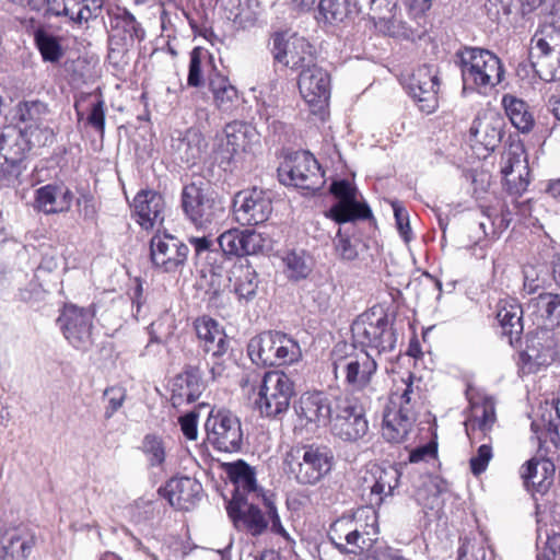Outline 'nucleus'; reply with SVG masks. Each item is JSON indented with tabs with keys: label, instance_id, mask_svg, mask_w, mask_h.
<instances>
[{
	"label": "nucleus",
	"instance_id": "9",
	"mask_svg": "<svg viewBox=\"0 0 560 560\" xmlns=\"http://www.w3.org/2000/svg\"><path fill=\"white\" fill-rule=\"evenodd\" d=\"M355 343L370 348L377 354L393 351L396 346V336L387 314L373 307L357 317L351 326Z\"/></svg>",
	"mask_w": 560,
	"mask_h": 560
},
{
	"label": "nucleus",
	"instance_id": "55",
	"mask_svg": "<svg viewBox=\"0 0 560 560\" xmlns=\"http://www.w3.org/2000/svg\"><path fill=\"white\" fill-rule=\"evenodd\" d=\"M62 262V255L55 248H50L43 254L42 261L37 268L36 277L39 279L42 273L56 271Z\"/></svg>",
	"mask_w": 560,
	"mask_h": 560
},
{
	"label": "nucleus",
	"instance_id": "7",
	"mask_svg": "<svg viewBox=\"0 0 560 560\" xmlns=\"http://www.w3.org/2000/svg\"><path fill=\"white\" fill-rule=\"evenodd\" d=\"M249 377L242 381V387L250 389L256 395L254 402L259 412L269 418L284 413L294 395L293 381L281 371H270L264 374L257 386L250 384Z\"/></svg>",
	"mask_w": 560,
	"mask_h": 560
},
{
	"label": "nucleus",
	"instance_id": "17",
	"mask_svg": "<svg viewBox=\"0 0 560 560\" xmlns=\"http://www.w3.org/2000/svg\"><path fill=\"white\" fill-rule=\"evenodd\" d=\"M188 247L170 234H156L150 242V256L153 265L164 272H177L185 265Z\"/></svg>",
	"mask_w": 560,
	"mask_h": 560
},
{
	"label": "nucleus",
	"instance_id": "16",
	"mask_svg": "<svg viewBox=\"0 0 560 560\" xmlns=\"http://www.w3.org/2000/svg\"><path fill=\"white\" fill-rule=\"evenodd\" d=\"M400 478L399 470L394 466L372 465L361 478L362 495L371 505L378 506L393 494Z\"/></svg>",
	"mask_w": 560,
	"mask_h": 560
},
{
	"label": "nucleus",
	"instance_id": "25",
	"mask_svg": "<svg viewBox=\"0 0 560 560\" xmlns=\"http://www.w3.org/2000/svg\"><path fill=\"white\" fill-rule=\"evenodd\" d=\"M132 210L137 223L147 231L159 229L165 217L163 197L154 190H141L133 198Z\"/></svg>",
	"mask_w": 560,
	"mask_h": 560
},
{
	"label": "nucleus",
	"instance_id": "14",
	"mask_svg": "<svg viewBox=\"0 0 560 560\" xmlns=\"http://www.w3.org/2000/svg\"><path fill=\"white\" fill-rule=\"evenodd\" d=\"M299 425L310 432L326 427L331 420V401L323 392H307L294 406Z\"/></svg>",
	"mask_w": 560,
	"mask_h": 560
},
{
	"label": "nucleus",
	"instance_id": "1",
	"mask_svg": "<svg viewBox=\"0 0 560 560\" xmlns=\"http://www.w3.org/2000/svg\"><path fill=\"white\" fill-rule=\"evenodd\" d=\"M54 131L45 122L5 126L0 130V186L14 187L21 183L26 154L33 148L48 145Z\"/></svg>",
	"mask_w": 560,
	"mask_h": 560
},
{
	"label": "nucleus",
	"instance_id": "52",
	"mask_svg": "<svg viewBox=\"0 0 560 560\" xmlns=\"http://www.w3.org/2000/svg\"><path fill=\"white\" fill-rule=\"evenodd\" d=\"M283 264L290 278H305L311 268L303 252H290L283 257Z\"/></svg>",
	"mask_w": 560,
	"mask_h": 560
},
{
	"label": "nucleus",
	"instance_id": "4",
	"mask_svg": "<svg viewBox=\"0 0 560 560\" xmlns=\"http://www.w3.org/2000/svg\"><path fill=\"white\" fill-rule=\"evenodd\" d=\"M457 57L464 90L471 89L486 93L503 80V65L492 51L479 47H465L457 52Z\"/></svg>",
	"mask_w": 560,
	"mask_h": 560
},
{
	"label": "nucleus",
	"instance_id": "3",
	"mask_svg": "<svg viewBox=\"0 0 560 560\" xmlns=\"http://www.w3.org/2000/svg\"><path fill=\"white\" fill-rule=\"evenodd\" d=\"M331 366L336 380L341 381L351 392H372L377 371L373 353L353 346L338 343L331 352Z\"/></svg>",
	"mask_w": 560,
	"mask_h": 560
},
{
	"label": "nucleus",
	"instance_id": "38",
	"mask_svg": "<svg viewBox=\"0 0 560 560\" xmlns=\"http://www.w3.org/2000/svg\"><path fill=\"white\" fill-rule=\"evenodd\" d=\"M36 544L35 534L27 528H16L8 534L2 546L3 560H26Z\"/></svg>",
	"mask_w": 560,
	"mask_h": 560
},
{
	"label": "nucleus",
	"instance_id": "37",
	"mask_svg": "<svg viewBox=\"0 0 560 560\" xmlns=\"http://www.w3.org/2000/svg\"><path fill=\"white\" fill-rule=\"evenodd\" d=\"M530 57L536 73L544 81L551 82L560 79V46L540 49L537 43H532Z\"/></svg>",
	"mask_w": 560,
	"mask_h": 560
},
{
	"label": "nucleus",
	"instance_id": "36",
	"mask_svg": "<svg viewBox=\"0 0 560 560\" xmlns=\"http://www.w3.org/2000/svg\"><path fill=\"white\" fill-rule=\"evenodd\" d=\"M523 155L522 144L515 143L504 151L501 160V173L504 179L517 190L525 188L527 185V182L523 178V174H527L526 161Z\"/></svg>",
	"mask_w": 560,
	"mask_h": 560
},
{
	"label": "nucleus",
	"instance_id": "13",
	"mask_svg": "<svg viewBox=\"0 0 560 560\" xmlns=\"http://www.w3.org/2000/svg\"><path fill=\"white\" fill-rule=\"evenodd\" d=\"M182 206L187 217L196 224H206L223 213L224 207L207 194L200 184L186 185L182 191Z\"/></svg>",
	"mask_w": 560,
	"mask_h": 560
},
{
	"label": "nucleus",
	"instance_id": "24",
	"mask_svg": "<svg viewBox=\"0 0 560 560\" xmlns=\"http://www.w3.org/2000/svg\"><path fill=\"white\" fill-rule=\"evenodd\" d=\"M73 192L61 182L38 187L34 191L33 208L44 214L66 213L71 209Z\"/></svg>",
	"mask_w": 560,
	"mask_h": 560
},
{
	"label": "nucleus",
	"instance_id": "45",
	"mask_svg": "<svg viewBox=\"0 0 560 560\" xmlns=\"http://www.w3.org/2000/svg\"><path fill=\"white\" fill-rule=\"evenodd\" d=\"M84 104L88 106L89 113L86 117V121L94 129L104 132L105 128V102L101 96L85 95L81 97L75 103L77 114L79 119L82 118L83 115V106Z\"/></svg>",
	"mask_w": 560,
	"mask_h": 560
},
{
	"label": "nucleus",
	"instance_id": "35",
	"mask_svg": "<svg viewBox=\"0 0 560 560\" xmlns=\"http://www.w3.org/2000/svg\"><path fill=\"white\" fill-rule=\"evenodd\" d=\"M171 390V400L177 407L196 401L203 390V383L198 371L187 370L173 380Z\"/></svg>",
	"mask_w": 560,
	"mask_h": 560
},
{
	"label": "nucleus",
	"instance_id": "59",
	"mask_svg": "<svg viewBox=\"0 0 560 560\" xmlns=\"http://www.w3.org/2000/svg\"><path fill=\"white\" fill-rule=\"evenodd\" d=\"M180 430L187 440L195 441L198 436V416L188 412L179 418Z\"/></svg>",
	"mask_w": 560,
	"mask_h": 560
},
{
	"label": "nucleus",
	"instance_id": "26",
	"mask_svg": "<svg viewBox=\"0 0 560 560\" xmlns=\"http://www.w3.org/2000/svg\"><path fill=\"white\" fill-rule=\"evenodd\" d=\"M354 7L358 12L366 13L381 32L390 36L398 33L397 0H355Z\"/></svg>",
	"mask_w": 560,
	"mask_h": 560
},
{
	"label": "nucleus",
	"instance_id": "22",
	"mask_svg": "<svg viewBox=\"0 0 560 560\" xmlns=\"http://www.w3.org/2000/svg\"><path fill=\"white\" fill-rule=\"evenodd\" d=\"M299 90L304 101L314 110L320 109L330 97V77L326 70L312 63L302 69Z\"/></svg>",
	"mask_w": 560,
	"mask_h": 560
},
{
	"label": "nucleus",
	"instance_id": "21",
	"mask_svg": "<svg viewBox=\"0 0 560 560\" xmlns=\"http://www.w3.org/2000/svg\"><path fill=\"white\" fill-rule=\"evenodd\" d=\"M330 190L339 198V202L327 212V217L335 222L345 223L357 219H366L371 215L370 208L357 200V191L350 183L346 180L335 182Z\"/></svg>",
	"mask_w": 560,
	"mask_h": 560
},
{
	"label": "nucleus",
	"instance_id": "61",
	"mask_svg": "<svg viewBox=\"0 0 560 560\" xmlns=\"http://www.w3.org/2000/svg\"><path fill=\"white\" fill-rule=\"evenodd\" d=\"M258 102L260 106L258 108L259 115L265 118L267 121L276 117L278 114L277 98L275 95H268L267 97L264 95L261 91L258 96Z\"/></svg>",
	"mask_w": 560,
	"mask_h": 560
},
{
	"label": "nucleus",
	"instance_id": "32",
	"mask_svg": "<svg viewBox=\"0 0 560 560\" xmlns=\"http://www.w3.org/2000/svg\"><path fill=\"white\" fill-rule=\"evenodd\" d=\"M532 431L539 447L548 441L560 445V419L550 402L540 404L532 420Z\"/></svg>",
	"mask_w": 560,
	"mask_h": 560
},
{
	"label": "nucleus",
	"instance_id": "62",
	"mask_svg": "<svg viewBox=\"0 0 560 560\" xmlns=\"http://www.w3.org/2000/svg\"><path fill=\"white\" fill-rule=\"evenodd\" d=\"M394 215L398 231L402 238L408 242L410 240V225L407 211L397 202L393 203Z\"/></svg>",
	"mask_w": 560,
	"mask_h": 560
},
{
	"label": "nucleus",
	"instance_id": "10",
	"mask_svg": "<svg viewBox=\"0 0 560 560\" xmlns=\"http://www.w3.org/2000/svg\"><path fill=\"white\" fill-rule=\"evenodd\" d=\"M209 443L221 452H236L241 448L243 431L240 419L230 411H211L206 424Z\"/></svg>",
	"mask_w": 560,
	"mask_h": 560
},
{
	"label": "nucleus",
	"instance_id": "23",
	"mask_svg": "<svg viewBox=\"0 0 560 560\" xmlns=\"http://www.w3.org/2000/svg\"><path fill=\"white\" fill-rule=\"evenodd\" d=\"M224 136L222 149L230 159H242L254 153L260 143L257 129L244 121L229 122L224 128Z\"/></svg>",
	"mask_w": 560,
	"mask_h": 560
},
{
	"label": "nucleus",
	"instance_id": "56",
	"mask_svg": "<svg viewBox=\"0 0 560 560\" xmlns=\"http://www.w3.org/2000/svg\"><path fill=\"white\" fill-rule=\"evenodd\" d=\"M492 458V448L488 444H482L475 456L470 458V468L474 475L482 474Z\"/></svg>",
	"mask_w": 560,
	"mask_h": 560
},
{
	"label": "nucleus",
	"instance_id": "40",
	"mask_svg": "<svg viewBox=\"0 0 560 560\" xmlns=\"http://www.w3.org/2000/svg\"><path fill=\"white\" fill-rule=\"evenodd\" d=\"M207 148V142L201 132L197 129H188L172 139V149L178 159L185 163H195L200 159Z\"/></svg>",
	"mask_w": 560,
	"mask_h": 560
},
{
	"label": "nucleus",
	"instance_id": "5",
	"mask_svg": "<svg viewBox=\"0 0 560 560\" xmlns=\"http://www.w3.org/2000/svg\"><path fill=\"white\" fill-rule=\"evenodd\" d=\"M334 456L322 446L303 445L291 447L283 458V470L298 483L314 486L331 470Z\"/></svg>",
	"mask_w": 560,
	"mask_h": 560
},
{
	"label": "nucleus",
	"instance_id": "33",
	"mask_svg": "<svg viewBox=\"0 0 560 560\" xmlns=\"http://www.w3.org/2000/svg\"><path fill=\"white\" fill-rule=\"evenodd\" d=\"M195 329L202 349L212 357H222L228 350L226 335L220 325L210 317H200Z\"/></svg>",
	"mask_w": 560,
	"mask_h": 560
},
{
	"label": "nucleus",
	"instance_id": "46",
	"mask_svg": "<svg viewBox=\"0 0 560 560\" xmlns=\"http://www.w3.org/2000/svg\"><path fill=\"white\" fill-rule=\"evenodd\" d=\"M234 278V291L240 300L249 301L256 295L257 273L249 266H235L232 269Z\"/></svg>",
	"mask_w": 560,
	"mask_h": 560
},
{
	"label": "nucleus",
	"instance_id": "29",
	"mask_svg": "<svg viewBox=\"0 0 560 560\" xmlns=\"http://www.w3.org/2000/svg\"><path fill=\"white\" fill-rule=\"evenodd\" d=\"M532 43L540 49L560 46V0H544L539 30Z\"/></svg>",
	"mask_w": 560,
	"mask_h": 560
},
{
	"label": "nucleus",
	"instance_id": "60",
	"mask_svg": "<svg viewBox=\"0 0 560 560\" xmlns=\"http://www.w3.org/2000/svg\"><path fill=\"white\" fill-rule=\"evenodd\" d=\"M335 249L337 254L347 260H352L357 257V250L351 244L350 240L341 234V230H338L337 236L334 241Z\"/></svg>",
	"mask_w": 560,
	"mask_h": 560
},
{
	"label": "nucleus",
	"instance_id": "31",
	"mask_svg": "<svg viewBox=\"0 0 560 560\" xmlns=\"http://www.w3.org/2000/svg\"><path fill=\"white\" fill-rule=\"evenodd\" d=\"M163 492L172 506L189 510L200 500L202 486L194 478L178 477L168 480Z\"/></svg>",
	"mask_w": 560,
	"mask_h": 560
},
{
	"label": "nucleus",
	"instance_id": "49",
	"mask_svg": "<svg viewBox=\"0 0 560 560\" xmlns=\"http://www.w3.org/2000/svg\"><path fill=\"white\" fill-rule=\"evenodd\" d=\"M318 11L327 23L342 22L351 12L349 0H320Z\"/></svg>",
	"mask_w": 560,
	"mask_h": 560
},
{
	"label": "nucleus",
	"instance_id": "47",
	"mask_svg": "<svg viewBox=\"0 0 560 560\" xmlns=\"http://www.w3.org/2000/svg\"><path fill=\"white\" fill-rule=\"evenodd\" d=\"M212 66V57L200 47H195L190 52L187 84L199 88L203 84V74Z\"/></svg>",
	"mask_w": 560,
	"mask_h": 560
},
{
	"label": "nucleus",
	"instance_id": "42",
	"mask_svg": "<svg viewBox=\"0 0 560 560\" xmlns=\"http://www.w3.org/2000/svg\"><path fill=\"white\" fill-rule=\"evenodd\" d=\"M209 89L218 109L222 112H231L235 107V104L238 101V93L226 77L219 73L210 77Z\"/></svg>",
	"mask_w": 560,
	"mask_h": 560
},
{
	"label": "nucleus",
	"instance_id": "34",
	"mask_svg": "<svg viewBox=\"0 0 560 560\" xmlns=\"http://www.w3.org/2000/svg\"><path fill=\"white\" fill-rule=\"evenodd\" d=\"M555 465L544 457H533L522 467L521 476L527 489L544 493L553 481Z\"/></svg>",
	"mask_w": 560,
	"mask_h": 560
},
{
	"label": "nucleus",
	"instance_id": "6",
	"mask_svg": "<svg viewBox=\"0 0 560 560\" xmlns=\"http://www.w3.org/2000/svg\"><path fill=\"white\" fill-rule=\"evenodd\" d=\"M225 471L235 487L232 500H261L271 524L270 530L281 536L288 542L293 544L294 540L281 523L273 502V495L257 485L255 470L245 462L237 460L226 464Z\"/></svg>",
	"mask_w": 560,
	"mask_h": 560
},
{
	"label": "nucleus",
	"instance_id": "63",
	"mask_svg": "<svg viewBox=\"0 0 560 560\" xmlns=\"http://www.w3.org/2000/svg\"><path fill=\"white\" fill-rule=\"evenodd\" d=\"M524 289L528 293H534L541 284L539 272L534 265H526L523 269Z\"/></svg>",
	"mask_w": 560,
	"mask_h": 560
},
{
	"label": "nucleus",
	"instance_id": "50",
	"mask_svg": "<svg viewBox=\"0 0 560 560\" xmlns=\"http://www.w3.org/2000/svg\"><path fill=\"white\" fill-rule=\"evenodd\" d=\"M141 448L151 466L159 467L165 462L166 447L161 436L147 434Z\"/></svg>",
	"mask_w": 560,
	"mask_h": 560
},
{
	"label": "nucleus",
	"instance_id": "18",
	"mask_svg": "<svg viewBox=\"0 0 560 560\" xmlns=\"http://www.w3.org/2000/svg\"><path fill=\"white\" fill-rule=\"evenodd\" d=\"M272 212L270 195L258 188L240 191L234 199V214L243 225H256L268 220Z\"/></svg>",
	"mask_w": 560,
	"mask_h": 560
},
{
	"label": "nucleus",
	"instance_id": "51",
	"mask_svg": "<svg viewBox=\"0 0 560 560\" xmlns=\"http://www.w3.org/2000/svg\"><path fill=\"white\" fill-rule=\"evenodd\" d=\"M534 306L541 317L550 320L551 325L560 324V295L553 293L539 294Z\"/></svg>",
	"mask_w": 560,
	"mask_h": 560
},
{
	"label": "nucleus",
	"instance_id": "58",
	"mask_svg": "<svg viewBox=\"0 0 560 560\" xmlns=\"http://www.w3.org/2000/svg\"><path fill=\"white\" fill-rule=\"evenodd\" d=\"M104 394L108 399V406L105 410V417L109 419L118 409L121 408L126 398V394L121 387L107 388Z\"/></svg>",
	"mask_w": 560,
	"mask_h": 560
},
{
	"label": "nucleus",
	"instance_id": "44",
	"mask_svg": "<svg viewBox=\"0 0 560 560\" xmlns=\"http://www.w3.org/2000/svg\"><path fill=\"white\" fill-rule=\"evenodd\" d=\"M33 37L44 61L56 63L62 58L60 39L44 27H37L33 32Z\"/></svg>",
	"mask_w": 560,
	"mask_h": 560
},
{
	"label": "nucleus",
	"instance_id": "27",
	"mask_svg": "<svg viewBox=\"0 0 560 560\" xmlns=\"http://www.w3.org/2000/svg\"><path fill=\"white\" fill-rule=\"evenodd\" d=\"M257 500H231L228 514L237 529H245L253 536L261 535L268 527V520L255 505Z\"/></svg>",
	"mask_w": 560,
	"mask_h": 560
},
{
	"label": "nucleus",
	"instance_id": "12",
	"mask_svg": "<svg viewBox=\"0 0 560 560\" xmlns=\"http://www.w3.org/2000/svg\"><path fill=\"white\" fill-rule=\"evenodd\" d=\"M330 422L332 434L347 442H355L369 431L364 408L349 398L338 401L336 417Z\"/></svg>",
	"mask_w": 560,
	"mask_h": 560
},
{
	"label": "nucleus",
	"instance_id": "19",
	"mask_svg": "<svg viewBox=\"0 0 560 560\" xmlns=\"http://www.w3.org/2000/svg\"><path fill=\"white\" fill-rule=\"evenodd\" d=\"M93 314L75 305H66L58 323L66 339L77 349L86 350L92 345Z\"/></svg>",
	"mask_w": 560,
	"mask_h": 560
},
{
	"label": "nucleus",
	"instance_id": "39",
	"mask_svg": "<svg viewBox=\"0 0 560 560\" xmlns=\"http://www.w3.org/2000/svg\"><path fill=\"white\" fill-rule=\"evenodd\" d=\"M497 318L503 334L509 336L510 343H513V339H517L523 331V310L520 303L512 298L500 300Z\"/></svg>",
	"mask_w": 560,
	"mask_h": 560
},
{
	"label": "nucleus",
	"instance_id": "28",
	"mask_svg": "<svg viewBox=\"0 0 560 560\" xmlns=\"http://www.w3.org/2000/svg\"><path fill=\"white\" fill-rule=\"evenodd\" d=\"M503 119L493 112L479 115L472 122L469 135L472 145H482L487 152L493 151L501 142Z\"/></svg>",
	"mask_w": 560,
	"mask_h": 560
},
{
	"label": "nucleus",
	"instance_id": "8",
	"mask_svg": "<svg viewBox=\"0 0 560 560\" xmlns=\"http://www.w3.org/2000/svg\"><path fill=\"white\" fill-rule=\"evenodd\" d=\"M248 355L257 365L280 366L298 362L302 357L299 343L280 331H265L250 339Z\"/></svg>",
	"mask_w": 560,
	"mask_h": 560
},
{
	"label": "nucleus",
	"instance_id": "2",
	"mask_svg": "<svg viewBox=\"0 0 560 560\" xmlns=\"http://www.w3.org/2000/svg\"><path fill=\"white\" fill-rule=\"evenodd\" d=\"M421 383L409 372L394 380L382 424V435L387 441L402 442L409 433L422 399Z\"/></svg>",
	"mask_w": 560,
	"mask_h": 560
},
{
	"label": "nucleus",
	"instance_id": "43",
	"mask_svg": "<svg viewBox=\"0 0 560 560\" xmlns=\"http://www.w3.org/2000/svg\"><path fill=\"white\" fill-rule=\"evenodd\" d=\"M495 422V408L491 399L485 398L471 402V412L465 427L467 433L470 430L479 429L482 432L489 431Z\"/></svg>",
	"mask_w": 560,
	"mask_h": 560
},
{
	"label": "nucleus",
	"instance_id": "11",
	"mask_svg": "<svg viewBox=\"0 0 560 560\" xmlns=\"http://www.w3.org/2000/svg\"><path fill=\"white\" fill-rule=\"evenodd\" d=\"M283 184L315 190L323 184V173L316 159L308 152L295 153L279 167Z\"/></svg>",
	"mask_w": 560,
	"mask_h": 560
},
{
	"label": "nucleus",
	"instance_id": "20",
	"mask_svg": "<svg viewBox=\"0 0 560 560\" xmlns=\"http://www.w3.org/2000/svg\"><path fill=\"white\" fill-rule=\"evenodd\" d=\"M406 89L420 110L430 114L438 107L439 79L434 67L421 66L407 79Z\"/></svg>",
	"mask_w": 560,
	"mask_h": 560
},
{
	"label": "nucleus",
	"instance_id": "54",
	"mask_svg": "<svg viewBox=\"0 0 560 560\" xmlns=\"http://www.w3.org/2000/svg\"><path fill=\"white\" fill-rule=\"evenodd\" d=\"M242 238V256L255 255L264 248L265 240L255 231H243Z\"/></svg>",
	"mask_w": 560,
	"mask_h": 560
},
{
	"label": "nucleus",
	"instance_id": "53",
	"mask_svg": "<svg viewBox=\"0 0 560 560\" xmlns=\"http://www.w3.org/2000/svg\"><path fill=\"white\" fill-rule=\"evenodd\" d=\"M242 233L240 230H229L218 237L221 249L228 255L242 256Z\"/></svg>",
	"mask_w": 560,
	"mask_h": 560
},
{
	"label": "nucleus",
	"instance_id": "48",
	"mask_svg": "<svg viewBox=\"0 0 560 560\" xmlns=\"http://www.w3.org/2000/svg\"><path fill=\"white\" fill-rule=\"evenodd\" d=\"M48 113L47 104L40 101H25L16 106L14 118L19 121L18 126L37 125L45 122Z\"/></svg>",
	"mask_w": 560,
	"mask_h": 560
},
{
	"label": "nucleus",
	"instance_id": "30",
	"mask_svg": "<svg viewBox=\"0 0 560 560\" xmlns=\"http://www.w3.org/2000/svg\"><path fill=\"white\" fill-rule=\"evenodd\" d=\"M48 13L67 16L70 21L81 24L96 18L103 0H45Z\"/></svg>",
	"mask_w": 560,
	"mask_h": 560
},
{
	"label": "nucleus",
	"instance_id": "15",
	"mask_svg": "<svg viewBox=\"0 0 560 560\" xmlns=\"http://www.w3.org/2000/svg\"><path fill=\"white\" fill-rule=\"evenodd\" d=\"M272 52L278 62L291 69H304L314 60L312 45L304 37L288 32L273 37Z\"/></svg>",
	"mask_w": 560,
	"mask_h": 560
},
{
	"label": "nucleus",
	"instance_id": "41",
	"mask_svg": "<svg viewBox=\"0 0 560 560\" xmlns=\"http://www.w3.org/2000/svg\"><path fill=\"white\" fill-rule=\"evenodd\" d=\"M502 105L512 125L521 132H529L535 119L526 102L512 94L502 97Z\"/></svg>",
	"mask_w": 560,
	"mask_h": 560
},
{
	"label": "nucleus",
	"instance_id": "64",
	"mask_svg": "<svg viewBox=\"0 0 560 560\" xmlns=\"http://www.w3.org/2000/svg\"><path fill=\"white\" fill-rule=\"evenodd\" d=\"M210 364V373L213 381L220 380L225 376L226 372V363L225 360L221 359V357H212V361Z\"/></svg>",
	"mask_w": 560,
	"mask_h": 560
},
{
	"label": "nucleus",
	"instance_id": "57",
	"mask_svg": "<svg viewBox=\"0 0 560 560\" xmlns=\"http://www.w3.org/2000/svg\"><path fill=\"white\" fill-rule=\"evenodd\" d=\"M528 360L525 368L528 372H538L541 366H546L556 360L557 353L553 349L548 348L542 354H526Z\"/></svg>",
	"mask_w": 560,
	"mask_h": 560
}]
</instances>
